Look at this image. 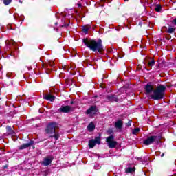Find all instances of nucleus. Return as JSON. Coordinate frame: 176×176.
Wrapping results in <instances>:
<instances>
[{
    "label": "nucleus",
    "mask_w": 176,
    "mask_h": 176,
    "mask_svg": "<svg viewBox=\"0 0 176 176\" xmlns=\"http://www.w3.org/2000/svg\"><path fill=\"white\" fill-rule=\"evenodd\" d=\"M151 83L148 82L145 85V94H151L153 92V94L151 96V100H154V101L163 100L167 87L165 85H159L155 89H153V85Z\"/></svg>",
    "instance_id": "f257e3e1"
},
{
    "label": "nucleus",
    "mask_w": 176,
    "mask_h": 176,
    "mask_svg": "<svg viewBox=\"0 0 176 176\" xmlns=\"http://www.w3.org/2000/svg\"><path fill=\"white\" fill-rule=\"evenodd\" d=\"M82 43H84V45H85L91 52H94V53L102 54V53L105 52V49L102 45V40H101V38H98V41L91 38H83Z\"/></svg>",
    "instance_id": "f03ea898"
},
{
    "label": "nucleus",
    "mask_w": 176,
    "mask_h": 176,
    "mask_svg": "<svg viewBox=\"0 0 176 176\" xmlns=\"http://www.w3.org/2000/svg\"><path fill=\"white\" fill-rule=\"evenodd\" d=\"M58 127L56 122H51L47 126L45 133L50 134L49 138H54L56 141L60 138V133L56 131Z\"/></svg>",
    "instance_id": "7ed1b4c3"
},
{
    "label": "nucleus",
    "mask_w": 176,
    "mask_h": 176,
    "mask_svg": "<svg viewBox=\"0 0 176 176\" xmlns=\"http://www.w3.org/2000/svg\"><path fill=\"white\" fill-rule=\"evenodd\" d=\"M162 138H163L162 134L151 135L144 140L143 144L146 146H148V145H152V144L159 145L162 142Z\"/></svg>",
    "instance_id": "20e7f679"
},
{
    "label": "nucleus",
    "mask_w": 176,
    "mask_h": 176,
    "mask_svg": "<svg viewBox=\"0 0 176 176\" xmlns=\"http://www.w3.org/2000/svg\"><path fill=\"white\" fill-rule=\"evenodd\" d=\"M113 140H115V136H113V135H111L106 138V142L108 144V146L110 148H116V145H118V142Z\"/></svg>",
    "instance_id": "39448f33"
},
{
    "label": "nucleus",
    "mask_w": 176,
    "mask_h": 176,
    "mask_svg": "<svg viewBox=\"0 0 176 176\" xmlns=\"http://www.w3.org/2000/svg\"><path fill=\"white\" fill-rule=\"evenodd\" d=\"M58 113H69V112H74V108L69 105H62L58 109Z\"/></svg>",
    "instance_id": "423d86ee"
},
{
    "label": "nucleus",
    "mask_w": 176,
    "mask_h": 176,
    "mask_svg": "<svg viewBox=\"0 0 176 176\" xmlns=\"http://www.w3.org/2000/svg\"><path fill=\"white\" fill-rule=\"evenodd\" d=\"M98 112V109H97L96 105H92L86 111L87 115H90L93 113V115H97V113Z\"/></svg>",
    "instance_id": "0eeeda50"
},
{
    "label": "nucleus",
    "mask_w": 176,
    "mask_h": 176,
    "mask_svg": "<svg viewBox=\"0 0 176 176\" xmlns=\"http://www.w3.org/2000/svg\"><path fill=\"white\" fill-rule=\"evenodd\" d=\"M6 47H5V50H10L12 49V46H15L16 45V42L14 41H5Z\"/></svg>",
    "instance_id": "6e6552de"
},
{
    "label": "nucleus",
    "mask_w": 176,
    "mask_h": 176,
    "mask_svg": "<svg viewBox=\"0 0 176 176\" xmlns=\"http://www.w3.org/2000/svg\"><path fill=\"white\" fill-rule=\"evenodd\" d=\"M34 142H35L34 140H30L28 143L21 145L19 147V151H23V149H27V148H30V146H32V145H34Z\"/></svg>",
    "instance_id": "1a4fd4ad"
},
{
    "label": "nucleus",
    "mask_w": 176,
    "mask_h": 176,
    "mask_svg": "<svg viewBox=\"0 0 176 176\" xmlns=\"http://www.w3.org/2000/svg\"><path fill=\"white\" fill-rule=\"evenodd\" d=\"M43 100H46L47 101H50L51 102H54V100H56V96L48 94H43Z\"/></svg>",
    "instance_id": "9d476101"
},
{
    "label": "nucleus",
    "mask_w": 176,
    "mask_h": 176,
    "mask_svg": "<svg viewBox=\"0 0 176 176\" xmlns=\"http://www.w3.org/2000/svg\"><path fill=\"white\" fill-rule=\"evenodd\" d=\"M53 157H47L44 159V160L41 162V164L43 166H50L52 164V162H53Z\"/></svg>",
    "instance_id": "9b49d317"
},
{
    "label": "nucleus",
    "mask_w": 176,
    "mask_h": 176,
    "mask_svg": "<svg viewBox=\"0 0 176 176\" xmlns=\"http://www.w3.org/2000/svg\"><path fill=\"white\" fill-rule=\"evenodd\" d=\"M107 98L110 102H118L119 101V98H118V96L116 95L107 96Z\"/></svg>",
    "instance_id": "f8f14e48"
},
{
    "label": "nucleus",
    "mask_w": 176,
    "mask_h": 176,
    "mask_svg": "<svg viewBox=\"0 0 176 176\" xmlns=\"http://www.w3.org/2000/svg\"><path fill=\"white\" fill-rule=\"evenodd\" d=\"M116 129H119V130H122L123 129V121L122 120H118L115 124Z\"/></svg>",
    "instance_id": "ddd939ff"
},
{
    "label": "nucleus",
    "mask_w": 176,
    "mask_h": 176,
    "mask_svg": "<svg viewBox=\"0 0 176 176\" xmlns=\"http://www.w3.org/2000/svg\"><path fill=\"white\" fill-rule=\"evenodd\" d=\"M125 173H127L128 174H131L132 173H135V167H128L125 170Z\"/></svg>",
    "instance_id": "4468645a"
},
{
    "label": "nucleus",
    "mask_w": 176,
    "mask_h": 176,
    "mask_svg": "<svg viewBox=\"0 0 176 176\" xmlns=\"http://www.w3.org/2000/svg\"><path fill=\"white\" fill-rule=\"evenodd\" d=\"M163 9V8L162 7V5H160V3L157 4L155 6V12H157V13H160V12H162V10Z\"/></svg>",
    "instance_id": "2eb2a0df"
},
{
    "label": "nucleus",
    "mask_w": 176,
    "mask_h": 176,
    "mask_svg": "<svg viewBox=\"0 0 176 176\" xmlns=\"http://www.w3.org/2000/svg\"><path fill=\"white\" fill-rule=\"evenodd\" d=\"M6 130H7L8 134H10L11 135H13V134H14V131H13V129H12V126H7Z\"/></svg>",
    "instance_id": "dca6fc26"
},
{
    "label": "nucleus",
    "mask_w": 176,
    "mask_h": 176,
    "mask_svg": "<svg viewBox=\"0 0 176 176\" xmlns=\"http://www.w3.org/2000/svg\"><path fill=\"white\" fill-rule=\"evenodd\" d=\"M166 32L168 34H174V32H175V28H172L171 26L169 25Z\"/></svg>",
    "instance_id": "f3484780"
},
{
    "label": "nucleus",
    "mask_w": 176,
    "mask_h": 176,
    "mask_svg": "<svg viewBox=\"0 0 176 176\" xmlns=\"http://www.w3.org/2000/svg\"><path fill=\"white\" fill-rule=\"evenodd\" d=\"M96 146V142H94V139L90 140L89 141V147L94 148Z\"/></svg>",
    "instance_id": "a211bd4d"
},
{
    "label": "nucleus",
    "mask_w": 176,
    "mask_h": 176,
    "mask_svg": "<svg viewBox=\"0 0 176 176\" xmlns=\"http://www.w3.org/2000/svg\"><path fill=\"white\" fill-rule=\"evenodd\" d=\"M155 59H151V60H149L148 63H147V66L148 67H152L153 66H155Z\"/></svg>",
    "instance_id": "6ab92c4d"
},
{
    "label": "nucleus",
    "mask_w": 176,
    "mask_h": 176,
    "mask_svg": "<svg viewBox=\"0 0 176 176\" xmlns=\"http://www.w3.org/2000/svg\"><path fill=\"white\" fill-rule=\"evenodd\" d=\"M88 130H89L90 131H93V130H94V129H96V125H94L93 124V122H91L88 126H87Z\"/></svg>",
    "instance_id": "aec40b11"
},
{
    "label": "nucleus",
    "mask_w": 176,
    "mask_h": 176,
    "mask_svg": "<svg viewBox=\"0 0 176 176\" xmlns=\"http://www.w3.org/2000/svg\"><path fill=\"white\" fill-rule=\"evenodd\" d=\"M95 144H98V145H100L101 144V138L100 136H98L94 139Z\"/></svg>",
    "instance_id": "412c9836"
},
{
    "label": "nucleus",
    "mask_w": 176,
    "mask_h": 176,
    "mask_svg": "<svg viewBox=\"0 0 176 176\" xmlns=\"http://www.w3.org/2000/svg\"><path fill=\"white\" fill-rule=\"evenodd\" d=\"M141 131V129L140 128H135L133 131H132V134L133 135H136V134H138V132Z\"/></svg>",
    "instance_id": "4be33fe9"
},
{
    "label": "nucleus",
    "mask_w": 176,
    "mask_h": 176,
    "mask_svg": "<svg viewBox=\"0 0 176 176\" xmlns=\"http://www.w3.org/2000/svg\"><path fill=\"white\" fill-rule=\"evenodd\" d=\"M12 0H3V2L6 6H8V5H10L12 3Z\"/></svg>",
    "instance_id": "5701e85b"
},
{
    "label": "nucleus",
    "mask_w": 176,
    "mask_h": 176,
    "mask_svg": "<svg viewBox=\"0 0 176 176\" xmlns=\"http://www.w3.org/2000/svg\"><path fill=\"white\" fill-rule=\"evenodd\" d=\"M89 30H90V27H84L82 28V32H85V34H87V32H89Z\"/></svg>",
    "instance_id": "b1692460"
},
{
    "label": "nucleus",
    "mask_w": 176,
    "mask_h": 176,
    "mask_svg": "<svg viewBox=\"0 0 176 176\" xmlns=\"http://www.w3.org/2000/svg\"><path fill=\"white\" fill-rule=\"evenodd\" d=\"M107 133L109 134V135H113V131L112 129H108Z\"/></svg>",
    "instance_id": "393cba45"
},
{
    "label": "nucleus",
    "mask_w": 176,
    "mask_h": 176,
    "mask_svg": "<svg viewBox=\"0 0 176 176\" xmlns=\"http://www.w3.org/2000/svg\"><path fill=\"white\" fill-rule=\"evenodd\" d=\"M63 28H67V27H69V23H64L61 25Z\"/></svg>",
    "instance_id": "a878e982"
},
{
    "label": "nucleus",
    "mask_w": 176,
    "mask_h": 176,
    "mask_svg": "<svg viewBox=\"0 0 176 176\" xmlns=\"http://www.w3.org/2000/svg\"><path fill=\"white\" fill-rule=\"evenodd\" d=\"M126 126H127L128 127H131V120H129V121L128 122V123H126Z\"/></svg>",
    "instance_id": "bb28decb"
},
{
    "label": "nucleus",
    "mask_w": 176,
    "mask_h": 176,
    "mask_svg": "<svg viewBox=\"0 0 176 176\" xmlns=\"http://www.w3.org/2000/svg\"><path fill=\"white\" fill-rule=\"evenodd\" d=\"M172 23H174L175 25H176V18H175L173 21Z\"/></svg>",
    "instance_id": "cd10ccee"
},
{
    "label": "nucleus",
    "mask_w": 176,
    "mask_h": 176,
    "mask_svg": "<svg viewBox=\"0 0 176 176\" xmlns=\"http://www.w3.org/2000/svg\"><path fill=\"white\" fill-rule=\"evenodd\" d=\"M8 167H9L8 165H4L3 166V168L5 170L6 168H7Z\"/></svg>",
    "instance_id": "c85d7f7f"
},
{
    "label": "nucleus",
    "mask_w": 176,
    "mask_h": 176,
    "mask_svg": "<svg viewBox=\"0 0 176 176\" xmlns=\"http://www.w3.org/2000/svg\"><path fill=\"white\" fill-rule=\"evenodd\" d=\"M50 65L51 67H54V63H50Z\"/></svg>",
    "instance_id": "c756f323"
},
{
    "label": "nucleus",
    "mask_w": 176,
    "mask_h": 176,
    "mask_svg": "<svg viewBox=\"0 0 176 176\" xmlns=\"http://www.w3.org/2000/svg\"><path fill=\"white\" fill-rule=\"evenodd\" d=\"M78 8H82V4L78 3Z\"/></svg>",
    "instance_id": "7c9ffc66"
},
{
    "label": "nucleus",
    "mask_w": 176,
    "mask_h": 176,
    "mask_svg": "<svg viewBox=\"0 0 176 176\" xmlns=\"http://www.w3.org/2000/svg\"><path fill=\"white\" fill-rule=\"evenodd\" d=\"M157 68H160V63H158L157 65H156Z\"/></svg>",
    "instance_id": "2f4dec72"
},
{
    "label": "nucleus",
    "mask_w": 176,
    "mask_h": 176,
    "mask_svg": "<svg viewBox=\"0 0 176 176\" xmlns=\"http://www.w3.org/2000/svg\"><path fill=\"white\" fill-rule=\"evenodd\" d=\"M70 104H71V105H74V104H75V102H74V101H72V102H70Z\"/></svg>",
    "instance_id": "473e14b6"
},
{
    "label": "nucleus",
    "mask_w": 176,
    "mask_h": 176,
    "mask_svg": "<svg viewBox=\"0 0 176 176\" xmlns=\"http://www.w3.org/2000/svg\"><path fill=\"white\" fill-rule=\"evenodd\" d=\"M101 87H102V89H104V88H105V87L104 86V85H101Z\"/></svg>",
    "instance_id": "72a5a7b5"
},
{
    "label": "nucleus",
    "mask_w": 176,
    "mask_h": 176,
    "mask_svg": "<svg viewBox=\"0 0 176 176\" xmlns=\"http://www.w3.org/2000/svg\"><path fill=\"white\" fill-rule=\"evenodd\" d=\"M163 156H164V153H163L161 155V157H163Z\"/></svg>",
    "instance_id": "f704fd0d"
},
{
    "label": "nucleus",
    "mask_w": 176,
    "mask_h": 176,
    "mask_svg": "<svg viewBox=\"0 0 176 176\" xmlns=\"http://www.w3.org/2000/svg\"><path fill=\"white\" fill-rule=\"evenodd\" d=\"M142 158L138 157L137 158V160H142Z\"/></svg>",
    "instance_id": "c9c22d12"
},
{
    "label": "nucleus",
    "mask_w": 176,
    "mask_h": 176,
    "mask_svg": "<svg viewBox=\"0 0 176 176\" xmlns=\"http://www.w3.org/2000/svg\"><path fill=\"white\" fill-rule=\"evenodd\" d=\"M39 61H42V59L41 58V57L39 58Z\"/></svg>",
    "instance_id": "e433bc0d"
},
{
    "label": "nucleus",
    "mask_w": 176,
    "mask_h": 176,
    "mask_svg": "<svg viewBox=\"0 0 176 176\" xmlns=\"http://www.w3.org/2000/svg\"><path fill=\"white\" fill-rule=\"evenodd\" d=\"M125 2H127L129 0H124Z\"/></svg>",
    "instance_id": "4c0bfd02"
},
{
    "label": "nucleus",
    "mask_w": 176,
    "mask_h": 176,
    "mask_svg": "<svg viewBox=\"0 0 176 176\" xmlns=\"http://www.w3.org/2000/svg\"><path fill=\"white\" fill-rule=\"evenodd\" d=\"M102 2H104V1H105V0H100Z\"/></svg>",
    "instance_id": "58836bf2"
},
{
    "label": "nucleus",
    "mask_w": 176,
    "mask_h": 176,
    "mask_svg": "<svg viewBox=\"0 0 176 176\" xmlns=\"http://www.w3.org/2000/svg\"><path fill=\"white\" fill-rule=\"evenodd\" d=\"M2 49V47L0 45V50H1Z\"/></svg>",
    "instance_id": "ea45409f"
},
{
    "label": "nucleus",
    "mask_w": 176,
    "mask_h": 176,
    "mask_svg": "<svg viewBox=\"0 0 176 176\" xmlns=\"http://www.w3.org/2000/svg\"><path fill=\"white\" fill-rule=\"evenodd\" d=\"M62 21H64V22H65V21L64 19H62Z\"/></svg>",
    "instance_id": "a19ab883"
},
{
    "label": "nucleus",
    "mask_w": 176,
    "mask_h": 176,
    "mask_svg": "<svg viewBox=\"0 0 176 176\" xmlns=\"http://www.w3.org/2000/svg\"><path fill=\"white\" fill-rule=\"evenodd\" d=\"M144 64H145V61H143Z\"/></svg>",
    "instance_id": "79ce46f5"
},
{
    "label": "nucleus",
    "mask_w": 176,
    "mask_h": 176,
    "mask_svg": "<svg viewBox=\"0 0 176 176\" xmlns=\"http://www.w3.org/2000/svg\"><path fill=\"white\" fill-rule=\"evenodd\" d=\"M147 69V71H149V69Z\"/></svg>",
    "instance_id": "37998d69"
},
{
    "label": "nucleus",
    "mask_w": 176,
    "mask_h": 176,
    "mask_svg": "<svg viewBox=\"0 0 176 176\" xmlns=\"http://www.w3.org/2000/svg\"><path fill=\"white\" fill-rule=\"evenodd\" d=\"M144 68L146 69V67H144Z\"/></svg>",
    "instance_id": "c03bdc74"
}]
</instances>
